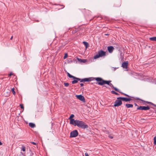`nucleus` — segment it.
Here are the masks:
<instances>
[{"label": "nucleus", "instance_id": "1", "mask_svg": "<svg viewBox=\"0 0 156 156\" xmlns=\"http://www.w3.org/2000/svg\"><path fill=\"white\" fill-rule=\"evenodd\" d=\"M111 81H110H110H107V80H104V84H107L108 85H109V86H110L113 89H114L116 91L121 93L122 94L124 95L125 96H127L129 97H131L130 96H129V95H128L126 94L123 93L119 91V90L118 89H117L116 87H115L113 86V85L110 83Z\"/></svg>", "mask_w": 156, "mask_h": 156}, {"label": "nucleus", "instance_id": "2", "mask_svg": "<svg viewBox=\"0 0 156 156\" xmlns=\"http://www.w3.org/2000/svg\"><path fill=\"white\" fill-rule=\"evenodd\" d=\"M69 78H72L73 79V80H77L79 81H80L81 82H88L90 81L91 80H90V78H85L84 79H80L74 76H73L69 73Z\"/></svg>", "mask_w": 156, "mask_h": 156}, {"label": "nucleus", "instance_id": "3", "mask_svg": "<svg viewBox=\"0 0 156 156\" xmlns=\"http://www.w3.org/2000/svg\"><path fill=\"white\" fill-rule=\"evenodd\" d=\"M78 127L80 128L83 129H87L88 127V126L86 124L85 122L82 121L78 120L76 125Z\"/></svg>", "mask_w": 156, "mask_h": 156}, {"label": "nucleus", "instance_id": "4", "mask_svg": "<svg viewBox=\"0 0 156 156\" xmlns=\"http://www.w3.org/2000/svg\"><path fill=\"white\" fill-rule=\"evenodd\" d=\"M106 55V52L102 50H100L98 51V54L95 55L94 57V59H97L100 57H102L103 56H105Z\"/></svg>", "mask_w": 156, "mask_h": 156}, {"label": "nucleus", "instance_id": "5", "mask_svg": "<svg viewBox=\"0 0 156 156\" xmlns=\"http://www.w3.org/2000/svg\"><path fill=\"white\" fill-rule=\"evenodd\" d=\"M119 98H117V100L114 102V106L119 107L122 105V100L120 99H119Z\"/></svg>", "mask_w": 156, "mask_h": 156}, {"label": "nucleus", "instance_id": "6", "mask_svg": "<svg viewBox=\"0 0 156 156\" xmlns=\"http://www.w3.org/2000/svg\"><path fill=\"white\" fill-rule=\"evenodd\" d=\"M95 80L98 82L97 83L99 85H104V80L101 77H96L94 78Z\"/></svg>", "mask_w": 156, "mask_h": 156}, {"label": "nucleus", "instance_id": "7", "mask_svg": "<svg viewBox=\"0 0 156 156\" xmlns=\"http://www.w3.org/2000/svg\"><path fill=\"white\" fill-rule=\"evenodd\" d=\"M78 135V133L76 130H75L71 132L70 133V137H75Z\"/></svg>", "mask_w": 156, "mask_h": 156}, {"label": "nucleus", "instance_id": "8", "mask_svg": "<svg viewBox=\"0 0 156 156\" xmlns=\"http://www.w3.org/2000/svg\"><path fill=\"white\" fill-rule=\"evenodd\" d=\"M76 96L77 99L85 103L86 102V100L84 97L82 95H76Z\"/></svg>", "mask_w": 156, "mask_h": 156}, {"label": "nucleus", "instance_id": "9", "mask_svg": "<svg viewBox=\"0 0 156 156\" xmlns=\"http://www.w3.org/2000/svg\"><path fill=\"white\" fill-rule=\"evenodd\" d=\"M150 108L148 106H140L137 108V110H147L150 109Z\"/></svg>", "mask_w": 156, "mask_h": 156}, {"label": "nucleus", "instance_id": "10", "mask_svg": "<svg viewBox=\"0 0 156 156\" xmlns=\"http://www.w3.org/2000/svg\"><path fill=\"white\" fill-rule=\"evenodd\" d=\"M70 120V123L75 126L77 125L78 120H75L74 119H71Z\"/></svg>", "mask_w": 156, "mask_h": 156}, {"label": "nucleus", "instance_id": "11", "mask_svg": "<svg viewBox=\"0 0 156 156\" xmlns=\"http://www.w3.org/2000/svg\"><path fill=\"white\" fill-rule=\"evenodd\" d=\"M137 99L139 100H140L141 101H142V103H143V105H145V103H147L148 104H150V105L156 107V105L154 104L153 103H152V102H148V101H145L142 100L140 99V98H137Z\"/></svg>", "mask_w": 156, "mask_h": 156}, {"label": "nucleus", "instance_id": "12", "mask_svg": "<svg viewBox=\"0 0 156 156\" xmlns=\"http://www.w3.org/2000/svg\"><path fill=\"white\" fill-rule=\"evenodd\" d=\"M119 99H120L123 101H125L126 102L132 100L131 98H128L125 97H119Z\"/></svg>", "mask_w": 156, "mask_h": 156}, {"label": "nucleus", "instance_id": "13", "mask_svg": "<svg viewBox=\"0 0 156 156\" xmlns=\"http://www.w3.org/2000/svg\"><path fill=\"white\" fill-rule=\"evenodd\" d=\"M128 62H123L122 64V66L124 69H126L128 67Z\"/></svg>", "mask_w": 156, "mask_h": 156}, {"label": "nucleus", "instance_id": "14", "mask_svg": "<svg viewBox=\"0 0 156 156\" xmlns=\"http://www.w3.org/2000/svg\"><path fill=\"white\" fill-rule=\"evenodd\" d=\"M107 48H108V52L110 53H112L113 52V50L114 49L113 47L112 46H108V47Z\"/></svg>", "mask_w": 156, "mask_h": 156}, {"label": "nucleus", "instance_id": "15", "mask_svg": "<svg viewBox=\"0 0 156 156\" xmlns=\"http://www.w3.org/2000/svg\"><path fill=\"white\" fill-rule=\"evenodd\" d=\"M77 59L80 62H82L83 63L86 62H87V60L85 59H81L79 58H78Z\"/></svg>", "mask_w": 156, "mask_h": 156}, {"label": "nucleus", "instance_id": "16", "mask_svg": "<svg viewBox=\"0 0 156 156\" xmlns=\"http://www.w3.org/2000/svg\"><path fill=\"white\" fill-rule=\"evenodd\" d=\"M83 43L85 46L86 48H87L89 46V44L87 42L83 41Z\"/></svg>", "mask_w": 156, "mask_h": 156}, {"label": "nucleus", "instance_id": "17", "mask_svg": "<svg viewBox=\"0 0 156 156\" xmlns=\"http://www.w3.org/2000/svg\"><path fill=\"white\" fill-rule=\"evenodd\" d=\"M29 126L32 128H33L35 126V124L32 122L30 123L29 124Z\"/></svg>", "mask_w": 156, "mask_h": 156}, {"label": "nucleus", "instance_id": "18", "mask_svg": "<svg viewBox=\"0 0 156 156\" xmlns=\"http://www.w3.org/2000/svg\"><path fill=\"white\" fill-rule=\"evenodd\" d=\"M126 106L127 108H132L133 106V105L132 104H126Z\"/></svg>", "mask_w": 156, "mask_h": 156}, {"label": "nucleus", "instance_id": "19", "mask_svg": "<svg viewBox=\"0 0 156 156\" xmlns=\"http://www.w3.org/2000/svg\"><path fill=\"white\" fill-rule=\"evenodd\" d=\"M78 81L79 80H74L72 82V83L73 84H75L77 83L78 82Z\"/></svg>", "mask_w": 156, "mask_h": 156}, {"label": "nucleus", "instance_id": "20", "mask_svg": "<svg viewBox=\"0 0 156 156\" xmlns=\"http://www.w3.org/2000/svg\"><path fill=\"white\" fill-rule=\"evenodd\" d=\"M150 39L153 41H156V37H151L150 38Z\"/></svg>", "mask_w": 156, "mask_h": 156}, {"label": "nucleus", "instance_id": "21", "mask_svg": "<svg viewBox=\"0 0 156 156\" xmlns=\"http://www.w3.org/2000/svg\"><path fill=\"white\" fill-rule=\"evenodd\" d=\"M111 93L112 94H115L116 95H119V94H118L117 93L115 92V91L114 90L111 91Z\"/></svg>", "mask_w": 156, "mask_h": 156}, {"label": "nucleus", "instance_id": "22", "mask_svg": "<svg viewBox=\"0 0 156 156\" xmlns=\"http://www.w3.org/2000/svg\"><path fill=\"white\" fill-rule=\"evenodd\" d=\"M12 94H13L14 95H15L16 94V93H15V89L14 88H13L12 89Z\"/></svg>", "mask_w": 156, "mask_h": 156}, {"label": "nucleus", "instance_id": "23", "mask_svg": "<svg viewBox=\"0 0 156 156\" xmlns=\"http://www.w3.org/2000/svg\"><path fill=\"white\" fill-rule=\"evenodd\" d=\"M74 117V115L73 114H72L69 117V119H73V118Z\"/></svg>", "mask_w": 156, "mask_h": 156}, {"label": "nucleus", "instance_id": "24", "mask_svg": "<svg viewBox=\"0 0 156 156\" xmlns=\"http://www.w3.org/2000/svg\"><path fill=\"white\" fill-rule=\"evenodd\" d=\"M22 150L23 151H26V148L25 146H22Z\"/></svg>", "mask_w": 156, "mask_h": 156}, {"label": "nucleus", "instance_id": "25", "mask_svg": "<svg viewBox=\"0 0 156 156\" xmlns=\"http://www.w3.org/2000/svg\"><path fill=\"white\" fill-rule=\"evenodd\" d=\"M154 145H156V136L154 138Z\"/></svg>", "mask_w": 156, "mask_h": 156}, {"label": "nucleus", "instance_id": "26", "mask_svg": "<svg viewBox=\"0 0 156 156\" xmlns=\"http://www.w3.org/2000/svg\"><path fill=\"white\" fill-rule=\"evenodd\" d=\"M68 54L67 53H66L65 54V55L63 57V58L64 59H65V58H67V57H68Z\"/></svg>", "mask_w": 156, "mask_h": 156}, {"label": "nucleus", "instance_id": "27", "mask_svg": "<svg viewBox=\"0 0 156 156\" xmlns=\"http://www.w3.org/2000/svg\"><path fill=\"white\" fill-rule=\"evenodd\" d=\"M20 108L21 109H24V106L23 104H20Z\"/></svg>", "mask_w": 156, "mask_h": 156}, {"label": "nucleus", "instance_id": "28", "mask_svg": "<svg viewBox=\"0 0 156 156\" xmlns=\"http://www.w3.org/2000/svg\"><path fill=\"white\" fill-rule=\"evenodd\" d=\"M64 85L65 86L67 87L68 86V83H64Z\"/></svg>", "mask_w": 156, "mask_h": 156}, {"label": "nucleus", "instance_id": "29", "mask_svg": "<svg viewBox=\"0 0 156 156\" xmlns=\"http://www.w3.org/2000/svg\"><path fill=\"white\" fill-rule=\"evenodd\" d=\"M13 74L12 73H10V74H9V76H12V75Z\"/></svg>", "mask_w": 156, "mask_h": 156}, {"label": "nucleus", "instance_id": "30", "mask_svg": "<svg viewBox=\"0 0 156 156\" xmlns=\"http://www.w3.org/2000/svg\"><path fill=\"white\" fill-rule=\"evenodd\" d=\"M73 31H74L73 33H76L77 32V30L75 29V30Z\"/></svg>", "mask_w": 156, "mask_h": 156}, {"label": "nucleus", "instance_id": "31", "mask_svg": "<svg viewBox=\"0 0 156 156\" xmlns=\"http://www.w3.org/2000/svg\"><path fill=\"white\" fill-rule=\"evenodd\" d=\"M85 156H89L88 154L87 153H86L85 154Z\"/></svg>", "mask_w": 156, "mask_h": 156}, {"label": "nucleus", "instance_id": "32", "mask_svg": "<svg viewBox=\"0 0 156 156\" xmlns=\"http://www.w3.org/2000/svg\"><path fill=\"white\" fill-rule=\"evenodd\" d=\"M32 144H34V145H36V144L34 142H31Z\"/></svg>", "mask_w": 156, "mask_h": 156}, {"label": "nucleus", "instance_id": "33", "mask_svg": "<svg viewBox=\"0 0 156 156\" xmlns=\"http://www.w3.org/2000/svg\"><path fill=\"white\" fill-rule=\"evenodd\" d=\"M83 85H84L83 84V83H81L80 84V85L81 86V87H82V86H83Z\"/></svg>", "mask_w": 156, "mask_h": 156}, {"label": "nucleus", "instance_id": "34", "mask_svg": "<svg viewBox=\"0 0 156 156\" xmlns=\"http://www.w3.org/2000/svg\"><path fill=\"white\" fill-rule=\"evenodd\" d=\"M109 137L111 139H112V138H113V137H112V136H109Z\"/></svg>", "mask_w": 156, "mask_h": 156}, {"label": "nucleus", "instance_id": "35", "mask_svg": "<svg viewBox=\"0 0 156 156\" xmlns=\"http://www.w3.org/2000/svg\"><path fill=\"white\" fill-rule=\"evenodd\" d=\"M2 143L0 141V145H2Z\"/></svg>", "mask_w": 156, "mask_h": 156}, {"label": "nucleus", "instance_id": "36", "mask_svg": "<svg viewBox=\"0 0 156 156\" xmlns=\"http://www.w3.org/2000/svg\"><path fill=\"white\" fill-rule=\"evenodd\" d=\"M66 73H67V76H68V72H67V71H66Z\"/></svg>", "mask_w": 156, "mask_h": 156}, {"label": "nucleus", "instance_id": "37", "mask_svg": "<svg viewBox=\"0 0 156 156\" xmlns=\"http://www.w3.org/2000/svg\"><path fill=\"white\" fill-rule=\"evenodd\" d=\"M12 38H13V37H12H12H11V38H10V40H12Z\"/></svg>", "mask_w": 156, "mask_h": 156}, {"label": "nucleus", "instance_id": "38", "mask_svg": "<svg viewBox=\"0 0 156 156\" xmlns=\"http://www.w3.org/2000/svg\"><path fill=\"white\" fill-rule=\"evenodd\" d=\"M119 6H118V7H120V6H121V4H120V3H119Z\"/></svg>", "mask_w": 156, "mask_h": 156}, {"label": "nucleus", "instance_id": "39", "mask_svg": "<svg viewBox=\"0 0 156 156\" xmlns=\"http://www.w3.org/2000/svg\"><path fill=\"white\" fill-rule=\"evenodd\" d=\"M105 35H109V34H105Z\"/></svg>", "mask_w": 156, "mask_h": 156}, {"label": "nucleus", "instance_id": "40", "mask_svg": "<svg viewBox=\"0 0 156 156\" xmlns=\"http://www.w3.org/2000/svg\"><path fill=\"white\" fill-rule=\"evenodd\" d=\"M135 105L136 106H137V105L136 104H135Z\"/></svg>", "mask_w": 156, "mask_h": 156}]
</instances>
